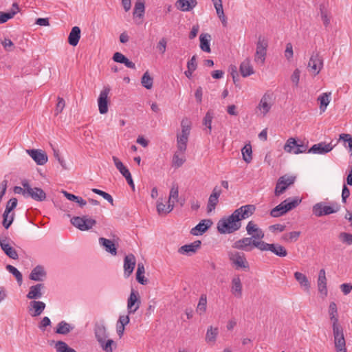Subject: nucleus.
<instances>
[{"label": "nucleus", "mask_w": 352, "mask_h": 352, "mask_svg": "<svg viewBox=\"0 0 352 352\" xmlns=\"http://www.w3.org/2000/svg\"><path fill=\"white\" fill-rule=\"evenodd\" d=\"M241 226L238 214L234 211L230 215L221 218L217 223V230L221 234H231Z\"/></svg>", "instance_id": "f257e3e1"}, {"label": "nucleus", "mask_w": 352, "mask_h": 352, "mask_svg": "<svg viewBox=\"0 0 352 352\" xmlns=\"http://www.w3.org/2000/svg\"><path fill=\"white\" fill-rule=\"evenodd\" d=\"M191 126V121L188 118H184L182 119L181 122L182 131L177 135V147L178 151L182 154L186 151Z\"/></svg>", "instance_id": "f03ea898"}, {"label": "nucleus", "mask_w": 352, "mask_h": 352, "mask_svg": "<svg viewBox=\"0 0 352 352\" xmlns=\"http://www.w3.org/2000/svg\"><path fill=\"white\" fill-rule=\"evenodd\" d=\"M301 201V199L298 197H289L274 208L270 211V215L273 217H281L288 211L296 208Z\"/></svg>", "instance_id": "7ed1b4c3"}, {"label": "nucleus", "mask_w": 352, "mask_h": 352, "mask_svg": "<svg viewBox=\"0 0 352 352\" xmlns=\"http://www.w3.org/2000/svg\"><path fill=\"white\" fill-rule=\"evenodd\" d=\"M71 223L81 231L91 229L96 224V221L89 217L88 215L82 217H74L70 220Z\"/></svg>", "instance_id": "20e7f679"}, {"label": "nucleus", "mask_w": 352, "mask_h": 352, "mask_svg": "<svg viewBox=\"0 0 352 352\" xmlns=\"http://www.w3.org/2000/svg\"><path fill=\"white\" fill-rule=\"evenodd\" d=\"M340 210V206L337 204H333L332 206H327L324 202L316 204L313 206L312 212L316 217L329 215L337 212Z\"/></svg>", "instance_id": "39448f33"}, {"label": "nucleus", "mask_w": 352, "mask_h": 352, "mask_svg": "<svg viewBox=\"0 0 352 352\" xmlns=\"http://www.w3.org/2000/svg\"><path fill=\"white\" fill-rule=\"evenodd\" d=\"M268 43L267 40L260 36L256 43V53L254 55V61L261 65L264 64L267 55V49Z\"/></svg>", "instance_id": "423d86ee"}, {"label": "nucleus", "mask_w": 352, "mask_h": 352, "mask_svg": "<svg viewBox=\"0 0 352 352\" xmlns=\"http://www.w3.org/2000/svg\"><path fill=\"white\" fill-rule=\"evenodd\" d=\"M228 258L231 263L235 267L236 270H249V263L243 253L239 252H229Z\"/></svg>", "instance_id": "0eeeda50"}, {"label": "nucleus", "mask_w": 352, "mask_h": 352, "mask_svg": "<svg viewBox=\"0 0 352 352\" xmlns=\"http://www.w3.org/2000/svg\"><path fill=\"white\" fill-rule=\"evenodd\" d=\"M261 241L255 240L252 237H244L235 241L232 245V248L246 252L251 251L254 247L259 250V245H257L261 243Z\"/></svg>", "instance_id": "6e6552de"}, {"label": "nucleus", "mask_w": 352, "mask_h": 352, "mask_svg": "<svg viewBox=\"0 0 352 352\" xmlns=\"http://www.w3.org/2000/svg\"><path fill=\"white\" fill-rule=\"evenodd\" d=\"M258 245L261 251H270L279 257H285L287 255V250L279 243H267L262 241Z\"/></svg>", "instance_id": "1a4fd4ad"}, {"label": "nucleus", "mask_w": 352, "mask_h": 352, "mask_svg": "<svg viewBox=\"0 0 352 352\" xmlns=\"http://www.w3.org/2000/svg\"><path fill=\"white\" fill-rule=\"evenodd\" d=\"M295 180V176H289L285 175L280 177L276 184L274 190L275 195L276 197H279L282 195L289 186L294 183Z\"/></svg>", "instance_id": "9d476101"}, {"label": "nucleus", "mask_w": 352, "mask_h": 352, "mask_svg": "<svg viewBox=\"0 0 352 352\" xmlns=\"http://www.w3.org/2000/svg\"><path fill=\"white\" fill-rule=\"evenodd\" d=\"M334 344L337 352H346V342L342 328L340 326L333 327Z\"/></svg>", "instance_id": "9b49d317"}, {"label": "nucleus", "mask_w": 352, "mask_h": 352, "mask_svg": "<svg viewBox=\"0 0 352 352\" xmlns=\"http://www.w3.org/2000/svg\"><path fill=\"white\" fill-rule=\"evenodd\" d=\"M22 186L27 190V197H30L35 201H43L46 199V193L40 188H32L28 182H22Z\"/></svg>", "instance_id": "f8f14e48"}, {"label": "nucleus", "mask_w": 352, "mask_h": 352, "mask_svg": "<svg viewBox=\"0 0 352 352\" xmlns=\"http://www.w3.org/2000/svg\"><path fill=\"white\" fill-rule=\"evenodd\" d=\"M323 60L318 53H313L307 65V69L310 73L316 76L322 69Z\"/></svg>", "instance_id": "ddd939ff"}, {"label": "nucleus", "mask_w": 352, "mask_h": 352, "mask_svg": "<svg viewBox=\"0 0 352 352\" xmlns=\"http://www.w3.org/2000/svg\"><path fill=\"white\" fill-rule=\"evenodd\" d=\"M140 304L141 301L139 293L132 289L127 300V310L129 314H134L139 309Z\"/></svg>", "instance_id": "4468645a"}, {"label": "nucleus", "mask_w": 352, "mask_h": 352, "mask_svg": "<svg viewBox=\"0 0 352 352\" xmlns=\"http://www.w3.org/2000/svg\"><path fill=\"white\" fill-rule=\"evenodd\" d=\"M111 91L109 86L104 87L102 90L100 91L98 99L99 112L101 114H104L108 111V95Z\"/></svg>", "instance_id": "2eb2a0df"}, {"label": "nucleus", "mask_w": 352, "mask_h": 352, "mask_svg": "<svg viewBox=\"0 0 352 352\" xmlns=\"http://www.w3.org/2000/svg\"><path fill=\"white\" fill-rule=\"evenodd\" d=\"M335 145L331 142L327 144L324 142H321L318 144H314L308 151L309 153L324 155L333 150Z\"/></svg>", "instance_id": "dca6fc26"}, {"label": "nucleus", "mask_w": 352, "mask_h": 352, "mask_svg": "<svg viewBox=\"0 0 352 352\" xmlns=\"http://www.w3.org/2000/svg\"><path fill=\"white\" fill-rule=\"evenodd\" d=\"M246 231L248 234L251 235L253 239L257 241H262L265 234L262 229L258 228L253 221H250L246 226Z\"/></svg>", "instance_id": "f3484780"}, {"label": "nucleus", "mask_w": 352, "mask_h": 352, "mask_svg": "<svg viewBox=\"0 0 352 352\" xmlns=\"http://www.w3.org/2000/svg\"><path fill=\"white\" fill-rule=\"evenodd\" d=\"M0 246L4 253L12 259H18L19 256L15 249L10 245L8 243V239L7 237L0 236Z\"/></svg>", "instance_id": "a211bd4d"}, {"label": "nucleus", "mask_w": 352, "mask_h": 352, "mask_svg": "<svg viewBox=\"0 0 352 352\" xmlns=\"http://www.w3.org/2000/svg\"><path fill=\"white\" fill-rule=\"evenodd\" d=\"M27 152L38 165H44L47 162V155L42 150L31 149Z\"/></svg>", "instance_id": "6ab92c4d"}, {"label": "nucleus", "mask_w": 352, "mask_h": 352, "mask_svg": "<svg viewBox=\"0 0 352 352\" xmlns=\"http://www.w3.org/2000/svg\"><path fill=\"white\" fill-rule=\"evenodd\" d=\"M221 194V190L219 187L215 186L212 193L210 194L208 205H207V211L208 212H211L212 210L215 209L216 206L219 202V197Z\"/></svg>", "instance_id": "aec40b11"}, {"label": "nucleus", "mask_w": 352, "mask_h": 352, "mask_svg": "<svg viewBox=\"0 0 352 352\" xmlns=\"http://www.w3.org/2000/svg\"><path fill=\"white\" fill-rule=\"evenodd\" d=\"M135 264V257L133 254H129L124 257V274L125 277H129L133 273Z\"/></svg>", "instance_id": "412c9836"}, {"label": "nucleus", "mask_w": 352, "mask_h": 352, "mask_svg": "<svg viewBox=\"0 0 352 352\" xmlns=\"http://www.w3.org/2000/svg\"><path fill=\"white\" fill-rule=\"evenodd\" d=\"M255 210L256 207L254 205L248 204L237 208L234 212L238 214L239 218L241 221L242 219H245L251 217Z\"/></svg>", "instance_id": "4be33fe9"}, {"label": "nucleus", "mask_w": 352, "mask_h": 352, "mask_svg": "<svg viewBox=\"0 0 352 352\" xmlns=\"http://www.w3.org/2000/svg\"><path fill=\"white\" fill-rule=\"evenodd\" d=\"M94 333L98 342H102V340L108 338L109 334L103 320L95 323Z\"/></svg>", "instance_id": "5701e85b"}, {"label": "nucleus", "mask_w": 352, "mask_h": 352, "mask_svg": "<svg viewBox=\"0 0 352 352\" xmlns=\"http://www.w3.org/2000/svg\"><path fill=\"white\" fill-rule=\"evenodd\" d=\"M45 309V304L42 301L32 300L30 302L29 312L33 317L40 316Z\"/></svg>", "instance_id": "b1692460"}, {"label": "nucleus", "mask_w": 352, "mask_h": 352, "mask_svg": "<svg viewBox=\"0 0 352 352\" xmlns=\"http://www.w3.org/2000/svg\"><path fill=\"white\" fill-rule=\"evenodd\" d=\"M271 96L268 94H265L257 107V108L261 111V113L263 116H265L271 109L272 102H271Z\"/></svg>", "instance_id": "393cba45"}, {"label": "nucleus", "mask_w": 352, "mask_h": 352, "mask_svg": "<svg viewBox=\"0 0 352 352\" xmlns=\"http://www.w3.org/2000/svg\"><path fill=\"white\" fill-rule=\"evenodd\" d=\"M201 244V241L197 240L190 244L182 245L179 248L178 252L182 254L190 255L195 253L200 248Z\"/></svg>", "instance_id": "a878e982"}, {"label": "nucleus", "mask_w": 352, "mask_h": 352, "mask_svg": "<svg viewBox=\"0 0 352 352\" xmlns=\"http://www.w3.org/2000/svg\"><path fill=\"white\" fill-rule=\"evenodd\" d=\"M318 289L319 292L324 295L327 296V278L326 274L324 269H321L318 274V278L317 281Z\"/></svg>", "instance_id": "bb28decb"}, {"label": "nucleus", "mask_w": 352, "mask_h": 352, "mask_svg": "<svg viewBox=\"0 0 352 352\" xmlns=\"http://www.w3.org/2000/svg\"><path fill=\"white\" fill-rule=\"evenodd\" d=\"M45 288L43 283H38L30 287V291L27 294V298L30 300L41 298L43 296L41 290Z\"/></svg>", "instance_id": "cd10ccee"}, {"label": "nucleus", "mask_w": 352, "mask_h": 352, "mask_svg": "<svg viewBox=\"0 0 352 352\" xmlns=\"http://www.w3.org/2000/svg\"><path fill=\"white\" fill-rule=\"evenodd\" d=\"M47 276L45 269L41 265L36 266L30 274V279L34 281H42Z\"/></svg>", "instance_id": "c85d7f7f"}, {"label": "nucleus", "mask_w": 352, "mask_h": 352, "mask_svg": "<svg viewBox=\"0 0 352 352\" xmlns=\"http://www.w3.org/2000/svg\"><path fill=\"white\" fill-rule=\"evenodd\" d=\"M231 292L237 298L242 296V283L239 276H235L232 279Z\"/></svg>", "instance_id": "c756f323"}, {"label": "nucleus", "mask_w": 352, "mask_h": 352, "mask_svg": "<svg viewBox=\"0 0 352 352\" xmlns=\"http://www.w3.org/2000/svg\"><path fill=\"white\" fill-rule=\"evenodd\" d=\"M197 4V0H177L176 7L183 12L192 10Z\"/></svg>", "instance_id": "7c9ffc66"}, {"label": "nucleus", "mask_w": 352, "mask_h": 352, "mask_svg": "<svg viewBox=\"0 0 352 352\" xmlns=\"http://www.w3.org/2000/svg\"><path fill=\"white\" fill-rule=\"evenodd\" d=\"M239 71L243 77L250 76L254 73L253 67L249 58L245 59L240 65Z\"/></svg>", "instance_id": "2f4dec72"}, {"label": "nucleus", "mask_w": 352, "mask_h": 352, "mask_svg": "<svg viewBox=\"0 0 352 352\" xmlns=\"http://www.w3.org/2000/svg\"><path fill=\"white\" fill-rule=\"evenodd\" d=\"M99 243L103 246L104 250L111 254L116 256L117 254V248L115 243L111 240L100 237L99 239Z\"/></svg>", "instance_id": "473e14b6"}, {"label": "nucleus", "mask_w": 352, "mask_h": 352, "mask_svg": "<svg viewBox=\"0 0 352 352\" xmlns=\"http://www.w3.org/2000/svg\"><path fill=\"white\" fill-rule=\"evenodd\" d=\"M212 221L210 219L201 220L194 228L191 230V234L197 235L198 234L195 231H199L200 234L204 233L211 226Z\"/></svg>", "instance_id": "72a5a7b5"}, {"label": "nucleus", "mask_w": 352, "mask_h": 352, "mask_svg": "<svg viewBox=\"0 0 352 352\" xmlns=\"http://www.w3.org/2000/svg\"><path fill=\"white\" fill-rule=\"evenodd\" d=\"M80 38V29L78 26H75L72 28L69 36H68V43L72 46H76L79 42Z\"/></svg>", "instance_id": "f704fd0d"}, {"label": "nucleus", "mask_w": 352, "mask_h": 352, "mask_svg": "<svg viewBox=\"0 0 352 352\" xmlns=\"http://www.w3.org/2000/svg\"><path fill=\"white\" fill-rule=\"evenodd\" d=\"M329 314L330 319L333 322L332 327L340 326L338 324V308L336 304L334 302H331L329 304Z\"/></svg>", "instance_id": "c9c22d12"}, {"label": "nucleus", "mask_w": 352, "mask_h": 352, "mask_svg": "<svg viewBox=\"0 0 352 352\" xmlns=\"http://www.w3.org/2000/svg\"><path fill=\"white\" fill-rule=\"evenodd\" d=\"M211 39V36L208 34H201L199 36L200 40V48L202 51L210 53L211 52L210 41Z\"/></svg>", "instance_id": "e433bc0d"}, {"label": "nucleus", "mask_w": 352, "mask_h": 352, "mask_svg": "<svg viewBox=\"0 0 352 352\" xmlns=\"http://www.w3.org/2000/svg\"><path fill=\"white\" fill-rule=\"evenodd\" d=\"M73 329L74 327H72L70 324L64 320H62L58 323L55 332L58 334L67 335L72 330H73Z\"/></svg>", "instance_id": "4c0bfd02"}, {"label": "nucleus", "mask_w": 352, "mask_h": 352, "mask_svg": "<svg viewBox=\"0 0 352 352\" xmlns=\"http://www.w3.org/2000/svg\"><path fill=\"white\" fill-rule=\"evenodd\" d=\"M294 277L296 280L298 282V283L300 285L301 287H303L305 288V290L309 291L310 289V283L307 278V276L299 272H296L294 273Z\"/></svg>", "instance_id": "58836bf2"}, {"label": "nucleus", "mask_w": 352, "mask_h": 352, "mask_svg": "<svg viewBox=\"0 0 352 352\" xmlns=\"http://www.w3.org/2000/svg\"><path fill=\"white\" fill-rule=\"evenodd\" d=\"M214 4V6L215 8L217 14L220 19V20L222 21L223 24L226 23V17L224 14L223 9V5H222V1L221 0H211Z\"/></svg>", "instance_id": "ea45409f"}, {"label": "nucleus", "mask_w": 352, "mask_h": 352, "mask_svg": "<svg viewBox=\"0 0 352 352\" xmlns=\"http://www.w3.org/2000/svg\"><path fill=\"white\" fill-rule=\"evenodd\" d=\"M331 95V92L323 93L318 98V100L320 102V109L321 111L324 112L326 110L327 107L330 102Z\"/></svg>", "instance_id": "a19ab883"}, {"label": "nucleus", "mask_w": 352, "mask_h": 352, "mask_svg": "<svg viewBox=\"0 0 352 352\" xmlns=\"http://www.w3.org/2000/svg\"><path fill=\"white\" fill-rule=\"evenodd\" d=\"M112 160L114 162L116 168L119 170V172L122 175L123 177H125L126 176L131 173L129 169L124 166L123 163L117 157L113 156Z\"/></svg>", "instance_id": "79ce46f5"}, {"label": "nucleus", "mask_w": 352, "mask_h": 352, "mask_svg": "<svg viewBox=\"0 0 352 352\" xmlns=\"http://www.w3.org/2000/svg\"><path fill=\"white\" fill-rule=\"evenodd\" d=\"M219 333V329L217 327L213 328L212 326L208 327L206 335V341L208 343H214L216 341L217 336Z\"/></svg>", "instance_id": "37998d69"}, {"label": "nucleus", "mask_w": 352, "mask_h": 352, "mask_svg": "<svg viewBox=\"0 0 352 352\" xmlns=\"http://www.w3.org/2000/svg\"><path fill=\"white\" fill-rule=\"evenodd\" d=\"M243 160L248 164L250 163L252 160V146L250 144H245L241 149Z\"/></svg>", "instance_id": "c03bdc74"}, {"label": "nucleus", "mask_w": 352, "mask_h": 352, "mask_svg": "<svg viewBox=\"0 0 352 352\" xmlns=\"http://www.w3.org/2000/svg\"><path fill=\"white\" fill-rule=\"evenodd\" d=\"M174 208V201H173L172 204L168 203V206H166L162 201H157V212L161 214L162 213H169Z\"/></svg>", "instance_id": "a18cd8bd"}, {"label": "nucleus", "mask_w": 352, "mask_h": 352, "mask_svg": "<svg viewBox=\"0 0 352 352\" xmlns=\"http://www.w3.org/2000/svg\"><path fill=\"white\" fill-rule=\"evenodd\" d=\"M300 235V232L293 231V232H290L289 233L284 234L282 236L281 239L285 242L292 243V242L296 241L298 240V239L299 238Z\"/></svg>", "instance_id": "49530a36"}, {"label": "nucleus", "mask_w": 352, "mask_h": 352, "mask_svg": "<svg viewBox=\"0 0 352 352\" xmlns=\"http://www.w3.org/2000/svg\"><path fill=\"white\" fill-rule=\"evenodd\" d=\"M142 85L147 89L153 87V78L150 76L148 72H146L141 79Z\"/></svg>", "instance_id": "de8ad7c7"}, {"label": "nucleus", "mask_w": 352, "mask_h": 352, "mask_svg": "<svg viewBox=\"0 0 352 352\" xmlns=\"http://www.w3.org/2000/svg\"><path fill=\"white\" fill-rule=\"evenodd\" d=\"M145 7L144 0H138L135 3L133 15L142 17L144 13Z\"/></svg>", "instance_id": "09e8293b"}, {"label": "nucleus", "mask_w": 352, "mask_h": 352, "mask_svg": "<svg viewBox=\"0 0 352 352\" xmlns=\"http://www.w3.org/2000/svg\"><path fill=\"white\" fill-rule=\"evenodd\" d=\"M55 349L57 352H77L74 349L69 347L65 342L61 340L56 342Z\"/></svg>", "instance_id": "8fccbe9b"}, {"label": "nucleus", "mask_w": 352, "mask_h": 352, "mask_svg": "<svg viewBox=\"0 0 352 352\" xmlns=\"http://www.w3.org/2000/svg\"><path fill=\"white\" fill-rule=\"evenodd\" d=\"M207 307L206 294H201L197 307V311L201 315L206 312Z\"/></svg>", "instance_id": "3c124183"}, {"label": "nucleus", "mask_w": 352, "mask_h": 352, "mask_svg": "<svg viewBox=\"0 0 352 352\" xmlns=\"http://www.w3.org/2000/svg\"><path fill=\"white\" fill-rule=\"evenodd\" d=\"M6 270L16 278L17 283L21 285L23 281L22 274L15 267L11 265H6Z\"/></svg>", "instance_id": "603ef678"}, {"label": "nucleus", "mask_w": 352, "mask_h": 352, "mask_svg": "<svg viewBox=\"0 0 352 352\" xmlns=\"http://www.w3.org/2000/svg\"><path fill=\"white\" fill-rule=\"evenodd\" d=\"M100 347L105 352H113L112 345L115 344V342L111 339L102 340V342H98Z\"/></svg>", "instance_id": "864d4df0"}, {"label": "nucleus", "mask_w": 352, "mask_h": 352, "mask_svg": "<svg viewBox=\"0 0 352 352\" xmlns=\"http://www.w3.org/2000/svg\"><path fill=\"white\" fill-rule=\"evenodd\" d=\"M339 140L344 142V146L349 148V153L352 155V136L350 134L342 133Z\"/></svg>", "instance_id": "5fc2aeb1"}, {"label": "nucleus", "mask_w": 352, "mask_h": 352, "mask_svg": "<svg viewBox=\"0 0 352 352\" xmlns=\"http://www.w3.org/2000/svg\"><path fill=\"white\" fill-rule=\"evenodd\" d=\"M2 224L6 229H8L14 219V213L8 214L3 212Z\"/></svg>", "instance_id": "6e6d98bb"}, {"label": "nucleus", "mask_w": 352, "mask_h": 352, "mask_svg": "<svg viewBox=\"0 0 352 352\" xmlns=\"http://www.w3.org/2000/svg\"><path fill=\"white\" fill-rule=\"evenodd\" d=\"M297 142L293 138H290L287 140L286 144L284 146V150L287 153H293L296 148Z\"/></svg>", "instance_id": "4d7b16f0"}, {"label": "nucleus", "mask_w": 352, "mask_h": 352, "mask_svg": "<svg viewBox=\"0 0 352 352\" xmlns=\"http://www.w3.org/2000/svg\"><path fill=\"white\" fill-rule=\"evenodd\" d=\"M179 196V188L177 184H173L170 188L169 197H168V203L171 204V200L178 201Z\"/></svg>", "instance_id": "13d9d810"}, {"label": "nucleus", "mask_w": 352, "mask_h": 352, "mask_svg": "<svg viewBox=\"0 0 352 352\" xmlns=\"http://www.w3.org/2000/svg\"><path fill=\"white\" fill-rule=\"evenodd\" d=\"M213 118V113L210 111H208L204 118L203 124L205 125L209 129V133H211L212 130V120Z\"/></svg>", "instance_id": "bf43d9fd"}, {"label": "nucleus", "mask_w": 352, "mask_h": 352, "mask_svg": "<svg viewBox=\"0 0 352 352\" xmlns=\"http://www.w3.org/2000/svg\"><path fill=\"white\" fill-rule=\"evenodd\" d=\"M17 206V199L16 198H12L10 199L7 204L6 209L3 212L10 214L12 210H13Z\"/></svg>", "instance_id": "052dcab7"}, {"label": "nucleus", "mask_w": 352, "mask_h": 352, "mask_svg": "<svg viewBox=\"0 0 352 352\" xmlns=\"http://www.w3.org/2000/svg\"><path fill=\"white\" fill-rule=\"evenodd\" d=\"M167 46V40L166 38H162L157 43L156 48L161 54H164L166 52Z\"/></svg>", "instance_id": "680f3d73"}, {"label": "nucleus", "mask_w": 352, "mask_h": 352, "mask_svg": "<svg viewBox=\"0 0 352 352\" xmlns=\"http://www.w3.org/2000/svg\"><path fill=\"white\" fill-rule=\"evenodd\" d=\"M178 151L174 154L173 157V166L179 168L182 166V164L185 162V159L183 157H180L178 154Z\"/></svg>", "instance_id": "e2e57ef3"}, {"label": "nucleus", "mask_w": 352, "mask_h": 352, "mask_svg": "<svg viewBox=\"0 0 352 352\" xmlns=\"http://www.w3.org/2000/svg\"><path fill=\"white\" fill-rule=\"evenodd\" d=\"M339 239L344 243H346L347 245H351L352 244V234H350V233L341 232L339 234Z\"/></svg>", "instance_id": "0e129e2a"}, {"label": "nucleus", "mask_w": 352, "mask_h": 352, "mask_svg": "<svg viewBox=\"0 0 352 352\" xmlns=\"http://www.w3.org/2000/svg\"><path fill=\"white\" fill-rule=\"evenodd\" d=\"M320 15L323 22V24L325 27H327L330 24V17L327 15V12L324 10V6H320Z\"/></svg>", "instance_id": "69168bd1"}, {"label": "nucleus", "mask_w": 352, "mask_h": 352, "mask_svg": "<svg viewBox=\"0 0 352 352\" xmlns=\"http://www.w3.org/2000/svg\"><path fill=\"white\" fill-rule=\"evenodd\" d=\"M65 106V102L63 98H58V103L55 109V115L57 116L61 113Z\"/></svg>", "instance_id": "338daca9"}, {"label": "nucleus", "mask_w": 352, "mask_h": 352, "mask_svg": "<svg viewBox=\"0 0 352 352\" xmlns=\"http://www.w3.org/2000/svg\"><path fill=\"white\" fill-rule=\"evenodd\" d=\"M300 71L299 69H296L291 76V80L296 87L298 86L300 80Z\"/></svg>", "instance_id": "774afa93"}]
</instances>
